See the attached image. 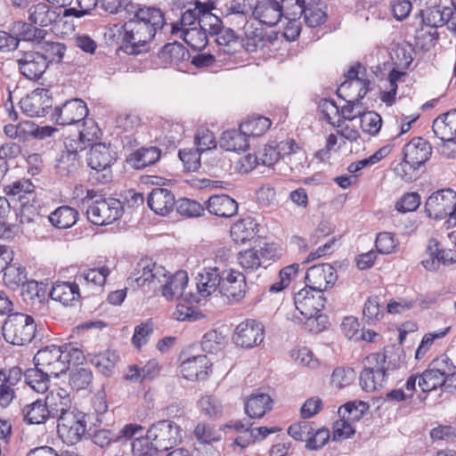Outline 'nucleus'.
Segmentation results:
<instances>
[{
  "instance_id": "obj_1",
  "label": "nucleus",
  "mask_w": 456,
  "mask_h": 456,
  "mask_svg": "<svg viewBox=\"0 0 456 456\" xmlns=\"http://www.w3.org/2000/svg\"><path fill=\"white\" fill-rule=\"evenodd\" d=\"M125 23V42L117 50L128 55L142 54L158 33L168 27L164 11L157 5L134 4Z\"/></svg>"
},
{
  "instance_id": "obj_2",
  "label": "nucleus",
  "mask_w": 456,
  "mask_h": 456,
  "mask_svg": "<svg viewBox=\"0 0 456 456\" xmlns=\"http://www.w3.org/2000/svg\"><path fill=\"white\" fill-rule=\"evenodd\" d=\"M83 359V352L72 345L47 346L38 350L34 357L36 366L53 377L65 373L71 364H78Z\"/></svg>"
},
{
  "instance_id": "obj_3",
  "label": "nucleus",
  "mask_w": 456,
  "mask_h": 456,
  "mask_svg": "<svg viewBox=\"0 0 456 456\" xmlns=\"http://www.w3.org/2000/svg\"><path fill=\"white\" fill-rule=\"evenodd\" d=\"M203 8L204 3L194 1L192 6L185 9L178 20L169 24L170 35L182 38L193 49L205 46L207 37L204 32L199 30Z\"/></svg>"
},
{
  "instance_id": "obj_4",
  "label": "nucleus",
  "mask_w": 456,
  "mask_h": 456,
  "mask_svg": "<svg viewBox=\"0 0 456 456\" xmlns=\"http://www.w3.org/2000/svg\"><path fill=\"white\" fill-rule=\"evenodd\" d=\"M398 367L394 354L372 353L364 359V369L360 374V385L366 392L382 388L387 383V372Z\"/></svg>"
},
{
  "instance_id": "obj_5",
  "label": "nucleus",
  "mask_w": 456,
  "mask_h": 456,
  "mask_svg": "<svg viewBox=\"0 0 456 456\" xmlns=\"http://www.w3.org/2000/svg\"><path fill=\"white\" fill-rule=\"evenodd\" d=\"M116 160V152L110 145L95 143L91 147L87 164L91 167L90 179L107 183L112 179L111 165Z\"/></svg>"
},
{
  "instance_id": "obj_6",
  "label": "nucleus",
  "mask_w": 456,
  "mask_h": 456,
  "mask_svg": "<svg viewBox=\"0 0 456 456\" xmlns=\"http://www.w3.org/2000/svg\"><path fill=\"white\" fill-rule=\"evenodd\" d=\"M36 333V324L30 315L15 313L10 314L3 324V335L6 342L14 346L29 343Z\"/></svg>"
},
{
  "instance_id": "obj_7",
  "label": "nucleus",
  "mask_w": 456,
  "mask_h": 456,
  "mask_svg": "<svg viewBox=\"0 0 456 456\" xmlns=\"http://www.w3.org/2000/svg\"><path fill=\"white\" fill-rule=\"evenodd\" d=\"M425 212L436 220L449 217L456 222V192L452 189L435 191L426 200Z\"/></svg>"
},
{
  "instance_id": "obj_8",
  "label": "nucleus",
  "mask_w": 456,
  "mask_h": 456,
  "mask_svg": "<svg viewBox=\"0 0 456 456\" xmlns=\"http://www.w3.org/2000/svg\"><path fill=\"white\" fill-rule=\"evenodd\" d=\"M347 79L338 89V96L346 94L350 101H361L370 90V80L366 78V69L359 62L346 72Z\"/></svg>"
},
{
  "instance_id": "obj_9",
  "label": "nucleus",
  "mask_w": 456,
  "mask_h": 456,
  "mask_svg": "<svg viewBox=\"0 0 456 456\" xmlns=\"http://www.w3.org/2000/svg\"><path fill=\"white\" fill-rule=\"evenodd\" d=\"M86 416L82 412L72 411L58 419L57 429L60 436L67 444H75L86 437Z\"/></svg>"
},
{
  "instance_id": "obj_10",
  "label": "nucleus",
  "mask_w": 456,
  "mask_h": 456,
  "mask_svg": "<svg viewBox=\"0 0 456 456\" xmlns=\"http://www.w3.org/2000/svg\"><path fill=\"white\" fill-rule=\"evenodd\" d=\"M123 212L121 202L116 199L95 200L86 210L88 220L95 225H108L118 220Z\"/></svg>"
},
{
  "instance_id": "obj_11",
  "label": "nucleus",
  "mask_w": 456,
  "mask_h": 456,
  "mask_svg": "<svg viewBox=\"0 0 456 456\" xmlns=\"http://www.w3.org/2000/svg\"><path fill=\"white\" fill-rule=\"evenodd\" d=\"M188 285V275L185 271H177L172 275H167L166 271L165 277L161 283H159L158 289L161 290L162 296L167 300L181 299L191 303L195 301L191 293L185 292Z\"/></svg>"
},
{
  "instance_id": "obj_12",
  "label": "nucleus",
  "mask_w": 456,
  "mask_h": 456,
  "mask_svg": "<svg viewBox=\"0 0 456 456\" xmlns=\"http://www.w3.org/2000/svg\"><path fill=\"white\" fill-rule=\"evenodd\" d=\"M147 431L160 451L171 449L181 441L180 427L168 419L152 424Z\"/></svg>"
},
{
  "instance_id": "obj_13",
  "label": "nucleus",
  "mask_w": 456,
  "mask_h": 456,
  "mask_svg": "<svg viewBox=\"0 0 456 456\" xmlns=\"http://www.w3.org/2000/svg\"><path fill=\"white\" fill-rule=\"evenodd\" d=\"M264 338L263 324L251 319L238 324L232 335L235 345L242 348L255 347L263 342Z\"/></svg>"
},
{
  "instance_id": "obj_14",
  "label": "nucleus",
  "mask_w": 456,
  "mask_h": 456,
  "mask_svg": "<svg viewBox=\"0 0 456 456\" xmlns=\"http://www.w3.org/2000/svg\"><path fill=\"white\" fill-rule=\"evenodd\" d=\"M87 114L86 104L81 99L74 98L65 102L60 107H55L53 118L56 124L68 126L79 124L81 121H84Z\"/></svg>"
},
{
  "instance_id": "obj_15",
  "label": "nucleus",
  "mask_w": 456,
  "mask_h": 456,
  "mask_svg": "<svg viewBox=\"0 0 456 456\" xmlns=\"http://www.w3.org/2000/svg\"><path fill=\"white\" fill-rule=\"evenodd\" d=\"M247 282L244 274L239 271L223 270L219 292L231 303L240 301L246 295Z\"/></svg>"
},
{
  "instance_id": "obj_16",
  "label": "nucleus",
  "mask_w": 456,
  "mask_h": 456,
  "mask_svg": "<svg viewBox=\"0 0 456 456\" xmlns=\"http://www.w3.org/2000/svg\"><path fill=\"white\" fill-rule=\"evenodd\" d=\"M166 269L156 264L139 263L134 273L127 279L129 286L136 288L146 284L151 285L158 289L159 283H161L165 277Z\"/></svg>"
},
{
  "instance_id": "obj_17",
  "label": "nucleus",
  "mask_w": 456,
  "mask_h": 456,
  "mask_svg": "<svg viewBox=\"0 0 456 456\" xmlns=\"http://www.w3.org/2000/svg\"><path fill=\"white\" fill-rule=\"evenodd\" d=\"M282 16L283 5L279 0H258L252 10V17L269 28L277 25Z\"/></svg>"
},
{
  "instance_id": "obj_18",
  "label": "nucleus",
  "mask_w": 456,
  "mask_h": 456,
  "mask_svg": "<svg viewBox=\"0 0 456 456\" xmlns=\"http://www.w3.org/2000/svg\"><path fill=\"white\" fill-rule=\"evenodd\" d=\"M337 280L335 269L330 264L310 267L305 273L306 288L322 294Z\"/></svg>"
},
{
  "instance_id": "obj_19",
  "label": "nucleus",
  "mask_w": 456,
  "mask_h": 456,
  "mask_svg": "<svg viewBox=\"0 0 456 456\" xmlns=\"http://www.w3.org/2000/svg\"><path fill=\"white\" fill-rule=\"evenodd\" d=\"M296 309L302 316H314L324 307L323 295L309 288H304L295 294Z\"/></svg>"
},
{
  "instance_id": "obj_20",
  "label": "nucleus",
  "mask_w": 456,
  "mask_h": 456,
  "mask_svg": "<svg viewBox=\"0 0 456 456\" xmlns=\"http://www.w3.org/2000/svg\"><path fill=\"white\" fill-rule=\"evenodd\" d=\"M20 109L29 117H42L46 110L52 107V100L49 90L37 88L23 97L20 102Z\"/></svg>"
},
{
  "instance_id": "obj_21",
  "label": "nucleus",
  "mask_w": 456,
  "mask_h": 456,
  "mask_svg": "<svg viewBox=\"0 0 456 456\" xmlns=\"http://www.w3.org/2000/svg\"><path fill=\"white\" fill-rule=\"evenodd\" d=\"M212 363L204 354L190 356L182 361L180 370L188 380L206 379L211 371Z\"/></svg>"
},
{
  "instance_id": "obj_22",
  "label": "nucleus",
  "mask_w": 456,
  "mask_h": 456,
  "mask_svg": "<svg viewBox=\"0 0 456 456\" xmlns=\"http://www.w3.org/2000/svg\"><path fill=\"white\" fill-rule=\"evenodd\" d=\"M432 153L428 142L421 137L413 138L403 149V159L411 166L419 167L426 163Z\"/></svg>"
},
{
  "instance_id": "obj_23",
  "label": "nucleus",
  "mask_w": 456,
  "mask_h": 456,
  "mask_svg": "<svg viewBox=\"0 0 456 456\" xmlns=\"http://www.w3.org/2000/svg\"><path fill=\"white\" fill-rule=\"evenodd\" d=\"M44 402L52 418L60 419L61 416L71 411V398L65 388L51 390Z\"/></svg>"
},
{
  "instance_id": "obj_24",
  "label": "nucleus",
  "mask_w": 456,
  "mask_h": 456,
  "mask_svg": "<svg viewBox=\"0 0 456 456\" xmlns=\"http://www.w3.org/2000/svg\"><path fill=\"white\" fill-rule=\"evenodd\" d=\"M223 278V271L217 266L206 267L197 276V289L199 294L207 297L220 290L221 281Z\"/></svg>"
},
{
  "instance_id": "obj_25",
  "label": "nucleus",
  "mask_w": 456,
  "mask_h": 456,
  "mask_svg": "<svg viewBox=\"0 0 456 456\" xmlns=\"http://www.w3.org/2000/svg\"><path fill=\"white\" fill-rule=\"evenodd\" d=\"M296 4L308 27L315 28L325 21L327 14L323 2L311 0L306 3L305 0H296Z\"/></svg>"
},
{
  "instance_id": "obj_26",
  "label": "nucleus",
  "mask_w": 456,
  "mask_h": 456,
  "mask_svg": "<svg viewBox=\"0 0 456 456\" xmlns=\"http://www.w3.org/2000/svg\"><path fill=\"white\" fill-rule=\"evenodd\" d=\"M150 208L157 215L167 216L175 207V196L166 188H154L147 198Z\"/></svg>"
},
{
  "instance_id": "obj_27",
  "label": "nucleus",
  "mask_w": 456,
  "mask_h": 456,
  "mask_svg": "<svg viewBox=\"0 0 456 456\" xmlns=\"http://www.w3.org/2000/svg\"><path fill=\"white\" fill-rule=\"evenodd\" d=\"M432 129L443 142H453L456 138V110L438 116L433 122Z\"/></svg>"
},
{
  "instance_id": "obj_28",
  "label": "nucleus",
  "mask_w": 456,
  "mask_h": 456,
  "mask_svg": "<svg viewBox=\"0 0 456 456\" xmlns=\"http://www.w3.org/2000/svg\"><path fill=\"white\" fill-rule=\"evenodd\" d=\"M28 20L39 27H48L60 16L59 9L53 8L46 3L32 4L28 10Z\"/></svg>"
},
{
  "instance_id": "obj_29",
  "label": "nucleus",
  "mask_w": 456,
  "mask_h": 456,
  "mask_svg": "<svg viewBox=\"0 0 456 456\" xmlns=\"http://www.w3.org/2000/svg\"><path fill=\"white\" fill-rule=\"evenodd\" d=\"M207 209L220 217H232L238 212V203L225 194L213 195L207 201Z\"/></svg>"
},
{
  "instance_id": "obj_30",
  "label": "nucleus",
  "mask_w": 456,
  "mask_h": 456,
  "mask_svg": "<svg viewBox=\"0 0 456 456\" xmlns=\"http://www.w3.org/2000/svg\"><path fill=\"white\" fill-rule=\"evenodd\" d=\"M50 297L64 305H72L80 297L78 285L75 282L59 281L53 285Z\"/></svg>"
},
{
  "instance_id": "obj_31",
  "label": "nucleus",
  "mask_w": 456,
  "mask_h": 456,
  "mask_svg": "<svg viewBox=\"0 0 456 456\" xmlns=\"http://www.w3.org/2000/svg\"><path fill=\"white\" fill-rule=\"evenodd\" d=\"M30 21H16L13 23L12 30L19 37L20 41L31 42L37 45V48L40 46L45 38L47 32L45 29L36 27Z\"/></svg>"
},
{
  "instance_id": "obj_32",
  "label": "nucleus",
  "mask_w": 456,
  "mask_h": 456,
  "mask_svg": "<svg viewBox=\"0 0 456 456\" xmlns=\"http://www.w3.org/2000/svg\"><path fill=\"white\" fill-rule=\"evenodd\" d=\"M270 253L269 248H261L259 251L256 249H247L238 254L237 259L240 267L247 273L256 272L259 267L265 266V258Z\"/></svg>"
},
{
  "instance_id": "obj_33",
  "label": "nucleus",
  "mask_w": 456,
  "mask_h": 456,
  "mask_svg": "<svg viewBox=\"0 0 456 456\" xmlns=\"http://www.w3.org/2000/svg\"><path fill=\"white\" fill-rule=\"evenodd\" d=\"M220 144L224 149L230 151H246L249 146L248 138L242 133L240 127L238 130L232 129L224 132Z\"/></svg>"
},
{
  "instance_id": "obj_34",
  "label": "nucleus",
  "mask_w": 456,
  "mask_h": 456,
  "mask_svg": "<svg viewBox=\"0 0 456 456\" xmlns=\"http://www.w3.org/2000/svg\"><path fill=\"white\" fill-rule=\"evenodd\" d=\"M252 424L249 423L247 428L235 439L234 443L240 447H247L250 444L256 443L265 439L269 434L280 431L279 428L259 427L256 428H251Z\"/></svg>"
},
{
  "instance_id": "obj_35",
  "label": "nucleus",
  "mask_w": 456,
  "mask_h": 456,
  "mask_svg": "<svg viewBox=\"0 0 456 456\" xmlns=\"http://www.w3.org/2000/svg\"><path fill=\"white\" fill-rule=\"evenodd\" d=\"M77 219V211L69 206L60 207L49 216V221L58 229H68L73 226Z\"/></svg>"
},
{
  "instance_id": "obj_36",
  "label": "nucleus",
  "mask_w": 456,
  "mask_h": 456,
  "mask_svg": "<svg viewBox=\"0 0 456 456\" xmlns=\"http://www.w3.org/2000/svg\"><path fill=\"white\" fill-rule=\"evenodd\" d=\"M272 408V399L266 394L251 395L245 403V411L249 418H262Z\"/></svg>"
},
{
  "instance_id": "obj_37",
  "label": "nucleus",
  "mask_w": 456,
  "mask_h": 456,
  "mask_svg": "<svg viewBox=\"0 0 456 456\" xmlns=\"http://www.w3.org/2000/svg\"><path fill=\"white\" fill-rule=\"evenodd\" d=\"M160 150L157 147L142 148L131 154L129 162L136 169H142L155 164L160 158Z\"/></svg>"
},
{
  "instance_id": "obj_38",
  "label": "nucleus",
  "mask_w": 456,
  "mask_h": 456,
  "mask_svg": "<svg viewBox=\"0 0 456 456\" xmlns=\"http://www.w3.org/2000/svg\"><path fill=\"white\" fill-rule=\"evenodd\" d=\"M216 41L220 46V53L223 54H235L240 49L241 42L235 36L234 31L228 28H223L216 33Z\"/></svg>"
},
{
  "instance_id": "obj_39",
  "label": "nucleus",
  "mask_w": 456,
  "mask_h": 456,
  "mask_svg": "<svg viewBox=\"0 0 456 456\" xmlns=\"http://www.w3.org/2000/svg\"><path fill=\"white\" fill-rule=\"evenodd\" d=\"M22 411L24 419L28 424H43L51 417L45 402L42 400H37L26 405Z\"/></svg>"
},
{
  "instance_id": "obj_40",
  "label": "nucleus",
  "mask_w": 456,
  "mask_h": 456,
  "mask_svg": "<svg viewBox=\"0 0 456 456\" xmlns=\"http://www.w3.org/2000/svg\"><path fill=\"white\" fill-rule=\"evenodd\" d=\"M272 125L268 118L257 116L251 117L242 122L240 126L248 138L258 137L266 133Z\"/></svg>"
},
{
  "instance_id": "obj_41",
  "label": "nucleus",
  "mask_w": 456,
  "mask_h": 456,
  "mask_svg": "<svg viewBox=\"0 0 456 456\" xmlns=\"http://www.w3.org/2000/svg\"><path fill=\"white\" fill-rule=\"evenodd\" d=\"M18 67L21 74L28 79H38L48 67L46 59H19Z\"/></svg>"
},
{
  "instance_id": "obj_42",
  "label": "nucleus",
  "mask_w": 456,
  "mask_h": 456,
  "mask_svg": "<svg viewBox=\"0 0 456 456\" xmlns=\"http://www.w3.org/2000/svg\"><path fill=\"white\" fill-rule=\"evenodd\" d=\"M52 375L36 366L24 373L25 382L37 393H45L49 387V378Z\"/></svg>"
},
{
  "instance_id": "obj_43",
  "label": "nucleus",
  "mask_w": 456,
  "mask_h": 456,
  "mask_svg": "<svg viewBox=\"0 0 456 456\" xmlns=\"http://www.w3.org/2000/svg\"><path fill=\"white\" fill-rule=\"evenodd\" d=\"M299 266V264L294 263L281 269L278 280L270 286L269 291L271 293H280L289 287L297 276Z\"/></svg>"
},
{
  "instance_id": "obj_44",
  "label": "nucleus",
  "mask_w": 456,
  "mask_h": 456,
  "mask_svg": "<svg viewBox=\"0 0 456 456\" xmlns=\"http://www.w3.org/2000/svg\"><path fill=\"white\" fill-rule=\"evenodd\" d=\"M109 275V268L106 266H100L97 268H89L81 271L77 275V279L79 281H85L87 284H93L101 287L104 285Z\"/></svg>"
},
{
  "instance_id": "obj_45",
  "label": "nucleus",
  "mask_w": 456,
  "mask_h": 456,
  "mask_svg": "<svg viewBox=\"0 0 456 456\" xmlns=\"http://www.w3.org/2000/svg\"><path fill=\"white\" fill-rule=\"evenodd\" d=\"M444 381L441 373L429 367L419 377V387L423 392H430L437 387H444Z\"/></svg>"
},
{
  "instance_id": "obj_46",
  "label": "nucleus",
  "mask_w": 456,
  "mask_h": 456,
  "mask_svg": "<svg viewBox=\"0 0 456 456\" xmlns=\"http://www.w3.org/2000/svg\"><path fill=\"white\" fill-rule=\"evenodd\" d=\"M223 28L224 27L221 19L218 16L213 14L209 9V6L207 4H204L199 30L204 32L205 36L207 37V33L215 35Z\"/></svg>"
},
{
  "instance_id": "obj_47",
  "label": "nucleus",
  "mask_w": 456,
  "mask_h": 456,
  "mask_svg": "<svg viewBox=\"0 0 456 456\" xmlns=\"http://www.w3.org/2000/svg\"><path fill=\"white\" fill-rule=\"evenodd\" d=\"M225 345V337L216 330H211L204 334L201 339L202 350L215 354L221 351Z\"/></svg>"
},
{
  "instance_id": "obj_48",
  "label": "nucleus",
  "mask_w": 456,
  "mask_h": 456,
  "mask_svg": "<svg viewBox=\"0 0 456 456\" xmlns=\"http://www.w3.org/2000/svg\"><path fill=\"white\" fill-rule=\"evenodd\" d=\"M159 447L155 446V442L149 437L147 433L144 436L137 437L132 444V452L134 456H157Z\"/></svg>"
},
{
  "instance_id": "obj_49",
  "label": "nucleus",
  "mask_w": 456,
  "mask_h": 456,
  "mask_svg": "<svg viewBox=\"0 0 456 456\" xmlns=\"http://www.w3.org/2000/svg\"><path fill=\"white\" fill-rule=\"evenodd\" d=\"M369 406L362 401L348 402L338 409V415L352 422L359 420Z\"/></svg>"
},
{
  "instance_id": "obj_50",
  "label": "nucleus",
  "mask_w": 456,
  "mask_h": 456,
  "mask_svg": "<svg viewBox=\"0 0 456 456\" xmlns=\"http://www.w3.org/2000/svg\"><path fill=\"white\" fill-rule=\"evenodd\" d=\"M93 373L87 368H77L69 374V383L76 391L86 389L92 383Z\"/></svg>"
},
{
  "instance_id": "obj_51",
  "label": "nucleus",
  "mask_w": 456,
  "mask_h": 456,
  "mask_svg": "<svg viewBox=\"0 0 456 456\" xmlns=\"http://www.w3.org/2000/svg\"><path fill=\"white\" fill-rule=\"evenodd\" d=\"M80 165V156L75 153L62 152L55 166L57 173L61 176L73 174Z\"/></svg>"
},
{
  "instance_id": "obj_52",
  "label": "nucleus",
  "mask_w": 456,
  "mask_h": 456,
  "mask_svg": "<svg viewBox=\"0 0 456 456\" xmlns=\"http://www.w3.org/2000/svg\"><path fill=\"white\" fill-rule=\"evenodd\" d=\"M215 59H175V65L178 70L195 74L198 69L211 67Z\"/></svg>"
},
{
  "instance_id": "obj_53",
  "label": "nucleus",
  "mask_w": 456,
  "mask_h": 456,
  "mask_svg": "<svg viewBox=\"0 0 456 456\" xmlns=\"http://www.w3.org/2000/svg\"><path fill=\"white\" fill-rule=\"evenodd\" d=\"M3 272L5 284L12 289L20 285L23 286L27 281V274L23 267L9 265Z\"/></svg>"
},
{
  "instance_id": "obj_54",
  "label": "nucleus",
  "mask_w": 456,
  "mask_h": 456,
  "mask_svg": "<svg viewBox=\"0 0 456 456\" xmlns=\"http://www.w3.org/2000/svg\"><path fill=\"white\" fill-rule=\"evenodd\" d=\"M34 191V185L28 179H21L13 182L12 184L4 187V191L7 196L21 201L25 199L27 194L32 193Z\"/></svg>"
},
{
  "instance_id": "obj_55",
  "label": "nucleus",
  "mask_w": 456,
  "mask_h": 456,
  "mask_svg": "<svg viewBox=\"0 0 456 456\" xmlns=\"http://www.w3.org/2000/svg\"><path fill=\"white\" fill-rule=\"evenodd\" d=\"M406 73L404 71H399L395 69H393L388 77V88L385 91H382L380 94V99L387 105L391 106L395 101V95L397 91V81L401 78V77L405 76Z\"/></svg>"
},
{
  "instance_id": "obj_56",
  "label": "nucleus",
  "mask_w": 456,
  "mask_h": 456,
  "mask_svg": "<svg viewBox=\"0 0 456 456\" xmlns=\"http://www.w3.org/2000/svg\"><path fill=\"white\" fill-rule=\"evenodd\" d=\"M431 15L438 16V20L433 22L434 27H442L447 24L450 28H456V6H445L442 10H432Z\"/></svg>"
},
{
  "instance_id": "obj_57",
  "label": "nucleus",
  "mask_w": 456,
  "mask_h": 456,
  "mask_svg": "<svg viewBox=\"0 0 456 456\" xmlns=\"http://www.w3.org/2000/svg\"><path fill=\"white\" fill-rule=\"evenodd\" d=\"M176 210L181 216L185 217H198L204 213V208L200 203L187 198L177 200Z\"/></svg>"
},
{
  "instance_id": "obj_58",
  "label": "nucleus",
  "mask_w": 456,
  "mask_h": 456,
  "mask_svg": "<svg viewBox=\"0 0 456 456\" xmlns=\"http://www.w3.org/2000/svg\"><path fill=\"white\" fill-rule=\"evenodd\" d=\"M363 317L368 322H376L383 318L384 310L379 297H370L364 304Z\"/></svg>"
},
{
  "instance_id": "obj_59",
  "label": "nucleus",
  "mask_w": 456,
  "mask_h": 456,
  "mask_svg": "<svg viewBox=\"0 0 456 456\" xmlns=\"http://www.w3.org/2000/svg\"><path fill=\"white\" fill-rule=\"evenodd\" d=\"M290 355L296 363L303 367L314 370L319 366L318 359L314 357L313 352L307 347L293 349Z\"/></svg>"
},
{
  "instance_id": "obj_60",
  "label": "nucleus",
  "mask_w": 456,
  "mask_h": 456,
  "mask_svg": "<svg viewBox=\"0 0 456 456\" xmlns=\"http://www.w3.org/2000/svg\"><path fill=\"white\" fill-rule=\"evenodd\" d=\"M276 152L279 153V159L287 157L289 163L292 164V159H297L299 160H305V156L304 152L297 151L299 148L297 146L293 140H286L279 142L275 147Z\"/></svg>"
},
{
  "instance_id": "obj_61",
  "label": "nucleus",
  "mask_w": 456,
  "mask_h": 456,
  "mask_svg": "<svg viewBox=\"0 0 456 456\" xmlns=\"http://www.w3.org/2000/svg\"><path fill=\"white\" fill-rule=\"evenodd\" d=\"M198 406L200 411L209 418H218L223 411L220 402L211 395L202 396L198 402Z\"/></svg>"
},
{
  "instance_id": "obj_62",
  "label": "nucleus",
  "mask_w": 456,
  "mask_h": 456,
  "mask_svg": "<svg viewBox=\"0 0 456 456\" xmlns=\"http://www.w3.org/2000/svg\"><path fill=\"white\" fill-rule=\"evenodd\" d=\"M45 295L46 287L43 282H38L36 281H26L22 286V296L26 299L37 300L38 302H41L43 299H45Z\"/></svg>"
},
{
  "instance_id": "obj_63",
  "label": "nucleus",
  "mask_w": 456,
  "mask_h": 456,
  "mask_svg": "<svg viewBox=\"0 0 456 456\" xmlns=\"http://www.w3.org/2000/svg\"><path fill=\"white\" fill-rule=\"evenodd\" d=\"M382 126V118L380 115L374 111H368L361 116V127L363 132L375 135Z\"/></svg>"
},
{
  "instance_id": "obj_64",
  "label": "nucleus",
  "mask_w": 456,
  "mask_h": 456,
  "mask_svg": "<svg viewBox=\"0 0 456 456\" xmlns=\"http://www.w3.org/2000/svg\"><path fill=\"white\" fill-rule=\"evenodd\" d=\"M375 244L377 250L381 254H391L398 246V242L394 235L387 232L378 234Z\"/></svg>"
}]
</instances>
